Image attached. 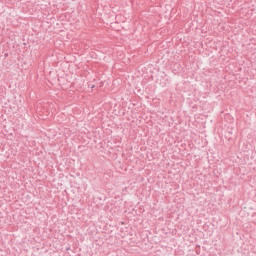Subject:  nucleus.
I'll return each instance as SVG.
<instances>
[{
    "label": "nucleus",
    "instance_id": "f257e3e1",
    "mask_svg": "<svg viewBox=\"0 0 256 256\" xmlns=\"http://www.w3.org/2000/svg\"><path fill=\"white\" fill-rule=\"evenodd\" d=\"M94 87H95V85H92V86H91V89H93Z\"/></svg>",
    "mask_w": 256,
    "mask_h": 256
}]
</instances>
